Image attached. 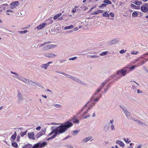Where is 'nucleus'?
<instances>
[{
    "label": "nucleus",
    "mask_w": 148,
    "mask_h": 148,
    "mask_svg": "<svg viewBox=\"0 0 148 148\" xmlns=\"http://www.w3.org/2000/svg\"><path fill=\"white\" fill-rule=\"evenodd\" d=\"M61 125L58 127L52 126L51 128L52 131L49 134L48 136H50L53 134H55L56 136L63 133L67 131V129L73 125V123L69 121L61 123Z\"/></svg>",
    "instance_id": "1"
},
{
    "label": "nucleus",
    "mask_w": 148,
    "mask_h": 148,
    "mask_svg": "<svg viewBox=\"0 0 148 148\" xmlns=\"http://www.w3.org/2000/svg\"><path fill=\"white\" fill-rule=\"evenodd\" d=\"M127 67H126L123 68V69L117 71L116 72V73L117 75H120V74L123 76H125L126 74L128 73L127 72Z\"/></svg>",
    "instance_id": "2"
},
{
    "label": "nucleus",
    "mask_w": 148,
    "mask_h": 148,
    "mask_svg": "<svg viewBox=\"0 0 148 148\" xmlns=\"http://www.w3.org/2000/svg\"><path fill=\"white\" fill-rule=\"evenodd\" d=\"M101 89L99 88L96 90L95 93L93 94V96L90 99L89 101L88 102V104H90L92 103V99L94 98V97H97L99 92L101 90Z\"/></svg>",
    "instance_id": "3"
},
{
    "label": "nucleus",
    "mask_w": 148,
    "mask_h": 148,
    "mask_svg": "<svg viewBox=\"0 0 148 148\" xmlns=\"http://www.w3.org/2000/svg\"><path fill=\"white\" fill-rule=\"evenodd\" d=\"M95 103H92L91 104L90 103V104H88V103L86 104L87 106H88V108L86 110V111H85L81 115V117L82 118L84 116L85 114H87L88 111L90 110V109H91L92 108L93 106H94L95 105Z\"/></svg>",
    "instance_id": "4"
},
{
    "label": "nucleus",
    "mask_w": 148,
    "mask_h": 148,
    "mask_svg": "<svg viewBox=\"0 0 148 148\" xmlns=\"http://www.w3.org/2000/svg\"><path fill=\"white\" fill-rule=\"evenodd\" d=\"M47 144V143L45 142H43L41 143H39L35 144L31 148H38V147H44Z\"/></svg>",
    "instance_id": "5"
},
{
    "label": "nucleus",
    "mask_w": 148,
    "mask_h": 148,
    "mask_svg": "<svg viewBox=\"0 0 148 148\" xmlns=\"http://www.w3.org/2000/svg\"><path fill=\"white\" fill-rule=\"evenodd\" d=\"M43 55L45 57L49 58H53L57 57V55L51 52L45 53Z\"/></svg>",
    "instance_id": "6"
},
{
    "label": "nucleus",
    "mask_w": 148,
    "mask_h": 148,
    "mask_svg": "<svg viewBox=\"0 0 148 148\" xmlns=\"http://www.w3.org/2000/svg\"><path fill=\"white\" fill-rule=\"evenodd\" d=\"M141 10L144 12H147L148 10V4L145 3L140 8Z\"/></svg>",
    "instance_id": "7"
},
{
    "label": "nucleus",
    "mask_w": 148,
    "mask_h": 148,
    "mask_svg": "<svg viewBox=\"0 0 148 148\" xmlns=\"http://www.w3.org/2000/svg\"><path fill=\"white\" fill-rule=\"evenodd\" d=\"M130 82H132V89L134 90H136L137 89V87L136 85L138 86L139 85V84L134 81H131Z\"/></svg>",
    "instance_id": "8"
},
{
    "label": "nucleus",
    "mask_w": 148,
    "mask_h": 148,
    "mask_svg": "<svg viewBox=\"0 0 148 148\" xmlns=\"http://www.w3.org/2000/svg\"><path fill=\"white\" fill-rule=\"evenodd\" d=\"M56 45H49L44 46L43 47V49L45 50H48L51 48H53L57 46Z\"/></svg>",
    "instance_id": "9"
},
{
    "label": "nucleus",
    "mask_w": 148,
    "mask_h": 148,
    "mask_svg": "<svg viewBox=\"0 0 148 148\" xmlns=\"http://www.w3.org/2000/svg\"><path fill=\"white\" fill-rule=\"evenodd\" d=\"M53 62L51 61L48 62L46 64H42L40 66V67L45 69H47L48 66H49V64H52Z\"/></svg>",
    "instance_id": "10"
},
{
    "label": "nucleus",
    "mask_w": 148,
    "mask_h": 148,
    "mask_svg": "<svg viewBox=\"0 0 148 148\" xmlns=\"http://www.w3.org/2000/svg\"><path fill=\"white\" fill-rule=\"evenodd\" d=\"M34 136V132H29L28 133V137L30 139L34 140L35 138Z\"/></svg>",
    "instance_id": "11"
},
{
    "label": "nucleus",
    "mask_w": 148,
    "mask_h": 148,
    "mask_svg": "<svg viewBox=\"0 0 148 148\" xmlns=\"http://www.w3.org/2000/svg\"><path fill=\"white\" fill-rule=\"evenodd\" d=\"M125 114V116L128 119H130L131 118V113H130L127 110H125L124 112H123Z\"/></svg>",
    "instance_id": "12"
},
{
    "label": "nucleus",
    "mask_w": 148,
    "mask_h": 148,
    "mask_svg": "<svg viewBox=\"0 0 148 148\" xmlns=\"http://www.w3.org/2000/svg\"><path fill=\"white\" fill-rule=\"evenodd\" d=\"M116 143L119 145L120 146L123 148L125 147V145L123 142L119 140H116Z\"/></svg>",
    "instance_id": "13"
},
{
    "label": "nucleus",
    "mask_w": 148,
    "mask_h": 148,
    "mask_svg": "<svg viewBox=\"0 0 148 148\" xmlns=\"http://www.w3.org/2000/svg\"><path fill=\"white\" fill-rule=\"evenodd\" d=\"M92 137L91 136L88 137H86V138H85L83 139L82 140H81L82 143H84L85 142H87L89 140L92 139Z\"/></svg>",
    "instance_id": "14"
},
{
    "label": "nucleus",
    "mask_w": 148,
    "mask_h": 148,
    "mask_svg": "<svg viewBox=\"0 0 148 148\" xmlns=\"http://www.w3.org/2000/svg\"><path fill=\"white\" fill-rule=\"evenodd\" d=\"M18 1L14 2L10 4L11 6V9H13L15 7L18 5Z\"/></svg>",
    "instance_id": "15"
},
{
    "label": "nucleus",
    "mask_w": 148,
    "mask_h": 148,
    "mask_svg": "<svg viewBox=\"0 0 148 148\" xmlns=\"http://www.w3.org/2000/svg\"><path fill=\"white\" fill-rule=\"evenodd\" d=\"M77 116H75L72 118L73 122L74 123H76L77 124H78L79 123V120L77 119Z\"/></svg>",
    "instance_id": "16"
},
{
    "label": "nucleus",
    "mask_w": 148,
    "mask_h": 148,
    "mask_svg": "<svg viewBox=\"0 0 148 148\" xmlns=\"http://www.w3.org/2000/svg\"><path fill=\"white\" fill-rule=\"evenodd\" d=\"M46 25V23H44L41 24L37 27V29L38 30L42 29L44 28Z\"/></svg>",
    "instance_id": "17"
},
{
    "label": "nucleus",
    "mask_w": 148,
    "mask_h": 148,
    "mask_svg": "<svg viewBox=\"0 0 148 148\" xmlns=\"http://www.w3.org/2000/svg\"><path fill=\"white\" fill-rule=\"evenodd\" d=\"M119 41L118 39L117 38H116L113 39V40L110 41L109 42V43L110 44H114L116 43Z\"/></svg>",
    "instance_id": "18"
},
{
    "label": "nucleus",
    "mask_w": 148,
    "mask_h": 148,
    "mask_svg": "<svg viewBox=\"0 0 148 148\" xmlns=\"http://www.w3.org/2000/svg\"><path fill=\"white\" fill-rule=\"evenodd\" d=\"M108 80H106L103 82H102L101 84V85L99 87V88H101V90L103 88L104 86L106 85L107 82H108Z\"/></svg>",
    "instance_id": "19"
},
{
    "label": "nucleus",
    "mask_w": 148,
    "mask_h": 148,
    "mask_svg": "<svg viewBox=\"0 0 148 148\" xmlns=\"http://www.w3.org/2000/svg\"><path fill=\"white\" fill-rule=\"evenodd\" d=\"M53 22V21L52 19V17H51L46 21V25H49L50 24L52 23Z\"/></svg>",
    "instance_id": "20"
},
{
    "label": "nucleus",
    "mask_w": 148,
    "mask_h": 148,
    "mask_svg": "<svg viewBox=\"0 0 148 148\" xmlns=\"http://www.w3.org/2000/svg\"><path fill=\"white\" fill-rule=\"evenodd\" d=\"M104 11L103 10H98L97 11L94 12L93 13H91V14L92 15L94 14H99L100 13H103Z\"/></svg>",
    "instance_id": "21"
},
{
    "label": "nucleus",
    "mask_w": 148,
    "mask_h": 148,
    "mask_svg": "<svg viewBox=\"0 0 148 148\" xmlns=\"http://www.w3.org/2000/svg\"><path fill=\"white\" fill-rule=\"evenodd\" d=\"M13 77L16 78V79L19 80H20L23 81V79L24 77H22L21 76H19V75L18 76H16L14 75L13 76Z\"/></svg>",
    "instance_id": "22"
},
{
    "label": "nucleus",
    "mask_w": 148,
    "mask_h": 148,
    "mask_svg": "<svg viewBox=\"0 0 148 148\" xmlns=\"http://www.w3.org/2000/svg\"><path fill=\"white\" fill-rule=\"evenodd\" d=\"M76 82L82 84H84L85 83L80 80L79 79L76 78L75 81Z\"/></svg>",
    "instance_id": "23"
},
{
    "label": "nucleus",
    "mask_w": 148,
    "mask_h": 148,
    "mask_svg": "<svg viewBox=\"0 0 148 148\" xmlns=\"http://www.w3.org/2000/svg\"><path fill=\"white\" fill-rule=\"evenodd\" d=\"M16 135H17V134H16V132H14V134L12 135L11 136V139L13 140H14L16 138Z\"/></svg>",
    "instance_id": "24"
},
{
    "label": "nucleus",
    "mask_w": 148,
    "mask_h": 148,
    "mask_svg": "<svg viewBox=\"0 0 148 148\" xmlns=\"http://www.w3.org/2000/svg\"><path fill=\"white\" fill-rule=\"evenodd\" d=\"M123 140L127 144H129L131 142V140H130V138H123Z\"/></svg>",
    "instance_id": "25"
},
{
    "label": "nucleus",
    "mask_w": 148,
    "mask_h": 148,
    "mask_svg": "<svg viewBox=\"0 0 148 148\" xmlns=\"http://www.w3.org/2000/svg\"><path fill=\"white\" fill-rule=\"evenodd\" d=\"M32 147V145L30 144H28L25 145L22 148H31Z\"/></svg>",
    "instance_id": "26"
},
{
    "label": "nucleus",
    "mask_w": 148,
    "mask_h": 148,
    "mask_svg": "<svg viewBox=\"0 0 148 148\" xmlns=\"http://www.w3.org/2000/svg\"><path fill=\"white\" fill-rule=\"evenodd\" d=\"M131 6L133 8H134V9H140V6H136L135 5L133 4H131Z\"/></svg>",
    "instance_id": "27"
},
{
    "label": "nucleus",
    "mask_w": 148,
    "mask_h": 148,
    "mask_svg": "<svg viewBox=\"0 0 148 148\" xmlns=\"http://www.w3.org/2000/svg\"><path fill=\"white\" fill-rule=\"evenodd\" d=\"M18 101H20L22 99V95L19 91L18 92Z\"/></svg>",
    "instance_id": "28"
},
{
    "label": "nucleus",
    "mask_w": 148,
    "mask_h": 148,
    "mask_svg": "<svg viewBox=\"0 0 148 148\" xmlns=\"http://www.w3.org/2000/svg\"><path fill=\"white\" fill-rule=\"evenodd\" d=\"M61 13H60L59 14H58L54 16L53 18L54 20H56L58 18L59 16H61L62 15Z\"/></svg>",
    "instance_id": "29"
},
{
    "label": "nucleus",
    "mask_w": 148,
    "mask_h": 148,
    "mask_svg": "<svg viewBox=\"0 0 148 148\" xmlns=\"http://www.w3.org/2000/svg\"><path fill=\"white\" fill-rule=\"evenodd\" d=\"M27 132V130H26L24 132H20V134L19 135H21V137H23L24 135H25L26 134Z\"/></svg>",
    "instance_id": "30"
},
{
    "label": "nucleus",
    "mask_w": 148,
    "mask_h": 148,
    "mask_svg": "<svg viewBox=\"0 0 148 148\" xmlns=\"http://www.w3.org/2000/svg\"><path fill=\"white\" fill-rule=\"evenodd\" d=\"M87 104H85L84 106V107H83V108H82V110H81L79 111L77 114V116H78V115H79L81 113V112L84 109V108H85L86 107H87Z\"/></svg>",
    "instance_id": "31"
},
{
    "label": "nucleus",
    "mask_w": 148,
    "mask_h": 148,
    "mask_svg": "<svg viewBox=\"0 0 148 148\" xmlns=\"http://www.w3.org/2000/svg\"><path fill=\"white\" fill-rule=\"evenodd\" d=\"M73 25H71L69 26L65 27H64V29L66 30L70 29H72L73 28Z\"/></svg>",
    "instance_id": "32"
},
{
    "label": "nucleus",
    "mask_w": 148,
    "mask_h": 148,
    "mask_svg": "<svg viewBox=\"0 0 148 148\" xmlns=\"http://www.w3.org/2000/svg\"><path fill=\"white\" fill-rule=\"evenodd\" d=\"M29 79H26L24 77L22 81L23 82L28 84H29Z\"/></svg>",
    "instance_id": "33"
},
{
    "label": "nucleus",
    "mask_w": 148,
    "mask_h": 148,
    "mask_svg": "<svg viewBox=\"0 0 148 148\" xmlns=\"http://www.w3.org/2000/svg\"><path fill=\"white\" fill-rule=\"evenodd\" d=\"M134 3L137 5H140L142 4L141 2L138 1H135Z\"/></svg>",
    "instance_id": "34"
},
{
    "label": "nucleus",
    "mask_w": 148,
    "mask_h": 148,
    "mask_svg": "<svg viewBox=\"0 0 148 148\" xmlns=\"http://www.w3.org/2000/svg\"><path fill=\"white\" fill-rule=\"evenodd\" d=\"M46 132L45 129H42L41 131L39 132V133L42 136L45 134Z\"/></svg>",
    "instance_id": "35"
},
{
    "label": "nucleus",
    "mask_w": 148,
    "mask_h": 148,
    "mask_svg": "<svg viewBox=\"0 0 148 148\" xmlns=\"http://www.w3.org/2000/svg\"><path fill=\"white\" fill-rule=\"evenodd\" d=\"M34 82L32 80H29V84H30L32 86H35V85L34 84Z\"/></svg>",
    "instance_id": "36"
},
{
    "label": "nucleus",
    "mask_w": 148,
    "mask_h": 148,
    "mask_svg": "<svg viewBox=\"0 0 148 148\" xmlns=\"http://www.w3.org/2000/svg\"><path fill=\"white\" fill-rule=\"evenodd\" d=\"M103 2L107 3V4H111L112 3L110 1L108 0H105Z\"/></svg>",
    "instance_id": "37"
},
{
    "label": "nucleus",
    "mask_w": 148,
    "mask_h": 148,
    "mask_svg": "<svg viewBox=\"0 0 148 148\" xmlns=\"http://www.w3.org/2000/svg\"><path fill=\"white\" fill-rule=\"evenodd\" d=\"M54 134L53 136H52L51 137L47 138V140H49L51 139L54 138H55L57 136L55 134Z\"/></svg>",
    "instance_id": "38"
},
{
    "label": "nucleus",
    "mask_w": 148,
    "mask_h": 148,
    "mask_svg": "<svg viewBox=\"0 0 148 148\" xmlns=\"http://www.w3.org/2000/svg\"><path fill=\"white\" fill-rule=\"evenodd\" d=\"M103 16L104 17H108L109 16V14L106 12H104L102 14Z\"/></svg>",
    "instance_id": "39"
},
{
    "label": "nucleus",
    "mask_w": 148,
    "mask_h": 148,
    "mask_svg": "<svg viewBox=\"0 0 148 148\" xmlns=\"http://www.w3.org/2000/svg\"><path fill=\"white\" fill-rule=\"evenodd\" d=\"M139 124L143 126H144V125H145V123L142 122V121H140L139 120H138L137 122Z\"/></svg>",
    "instance_id": "40"
},
{
    "label": "nucleus",
    "mask_w": 148,
    "mask_h": 148,
    "mask_svg": "<svg viewBox=\"0 0 148 148\" xmlns=\"http://www.w3.org/2000/svg\"><path fill=\"white\" fill-rule=\"evenodd\" d=\"M138 15V13L136 12H134L132 14V16L133 17H136Z\"/></svg>",
    "instance_id": "41"
},
{
    "label": "nucleus",
    "mask_w": 148,
    "mask_h": 148,
    "mask_svg": "<svg viewBox=\"0 0 148 148\" xmlns=\"http://www.w3.org/2000/svg\"><path fill=\"white\" fill-rule=\"evenodd\" d=\"M107 54V51H105L100 53L99 55L100 56H105Z\"/></svg>",
    "instance_id": "42"
},
{
    "label": "nucleus",
    "mask_w": 148,
    "mask_h": 148,
    "mask_svg": "<svg viewBox=\"0 0 148 148\" xmlns=\"http://www.w3.org/2000/svg\"><path fill=\"white\" fill-rule=\"evenodd\" d=\"M12 145L14 147L16 148L18 147V145L16 142H13L12 144Z\"/></svg>",
    "instance_id": "43"
},
{
    "label": "nucleus",
    "mask_w": 148,
    "mask_h": 148,
    "mask_svg": "<svg viewBox=\"0 0 148 148\" xmlns=\"http://www.w3.org/2000/svg\"><path fill=\"white\" fill-rule=\"evenodd\" d=\"M92 101L94 100V101L97 102L99 101V98L97 97H94V98L92 99Z\"/></svg>",
    "instance_id": "44"
},
{
    "label": "nucleus",
    "mask_w": 148,
    "mask_h": 148,
    "mask_svg": "<svg viewBox=\"0 0 148 148\" xmlns=\"http://www.w3.org/2000/svg\"><path fill=\"white\" fill-rule=\"evenodd\" d=\"M53 106L57 108H60L61 107V105L57 104H53Z\"/></svg>",
    "instance_id": "45"
},
{
    "label": "nucleus",
    "mask_w": 148,
    "mask_h": 148,
    "mask_svg": "<svg viewBox=\"0 0 148 148\" xmlns=\"http://www.w3.org/2000/svg\"><path fill=\"white\" fill-rule=\"evenodd\" d=\"M148 55V53L144 54L143 56L140 57V58H141V59H143L144 60H145L146 61V60L147 59L145 58H144V57H146V55Z\"/></svg>",
    "instance_id": "46"
},
{
    "label": "nucleus",
    "mask_w": 148,
    "mask_h": 148,
    "mask_svg": "<svg viewBox=\"0 0 148 148\" xmlns=\"http://www.w3.org/2000/svg\"><path fill=\"white\" fill-rule=\"evenodd\" d=\"M127 68L130 69L131 70H133L136 67V66H135V65H134L131 67H130L129 66H127Z\"/></svg>",
    "instance_id": "47"
},
{
    "label": "nucleus",
    "mask_w": 148,
    "mask_h": 148,
    "mask_svg": "<svg viewBox=\"0 0 148 148\" xmlns=\"http://www.w3.org/2000/svg\"><path fill=\"white\" fill-rule=\"evenodd\" d=\"M90 57L91 58H98L99 57V56H97V55H90Z\"/></svg>",
    "instance_id": "48"
},
{
    "label": "nucleus",
    "mask_w": 148,
    "mask_h": 148,
    "mask_svg": "<svg viewBox=\"0 0 148 148\" xmlns=\"http://www.w3.org/2000/svg\"><path fill=\"white\" fill-rule=\"evenodd\" d=\"M110 127H111V130L112 131H113V130H115V128L114 126V125L113 124H112L110 125Z\"/></svg>",
    "instance_id": "49"
},
{
    "label": "nucleus",
    "mask_w": 148,
    "mask_h": 148,
    "mask_svg": "<svg viewBox=\"0 0 148 148\" xmlns=\"http://www.w3.org/2000/svg\"><path fill=\"white\" fill-rule=\"evenodd\" d=\"M27 30H25L23 31H18V32L19 33L21 34H24V33H25L27 32Z\"/></svg>",
    "instance_id": "50"
},
{
    "label": "nucleus",
    "mask_w": 148,
    "mask_h": 148,
    "mask_svg": "<svg viewBox=\"0 0 148 148\" xmlns=\"http://www.w3.org/2000/svg\"><path fill=\"white\" fill-rule=\"evenodd\" d=\"M79 132V131L77 130H76L75 131H74L73 132V134L74 135H75L76 134H77Z\"/></svg>",
    "instance_id": "51"
},
{
    "label": "nucleus",
    "mask_w": 148,
    "mask_h": 148,
    "mask_svg": "<svg viewBox=\"0 0 148 148\" xmlns=\"http://www.w3.org/2000/svg\"><path fill=\"white\" fill-rule=\"evenodd\" d=\"M51 43V42L50 41L46 42H45V43L42 44V45L43 46L46 44H49Z\"/></svg>",
    "instance_id": "52"
},
{
    "label": "nucleus",
    "mask_w": 148,
    "mask_h": 148,
    "mask_svg": "<svg viewBox=\"0 0 148 148\" xmlns=\"http://www.w3.org/2000/svg\"><path fill=\"white\" fill-rule=\"evenodd\" d=\"M36 86L41 88H44V86L40 84H39L38 83H37V84Z\"/></svg>",
    "instance_id": "53"
},
{
    "label": "nucleus",
    "mask_w": 148,
    "mask_h": 148,
    "mask_svg": "<svg viewBox=\"0 0 148 148\" xmlns=\"http://www.w3.org/2000/svg\"><path fill=\"white\" fill-rule=\"evenodd\" d=\"M120 106L121 107V108L122 109L123 112H124L125 110H126L125 108V107L121 105Z\"/></svg>",
    "instance_id": "54"
},
{
    "label": "nucleus",
    "mask_w": 148,
    "mask_h": 148,
    "mask_svg": "<svg viewBox=\"0 0 148 148\" xmlns=\"http://www.w3.org/2000/svg\"><path fill=\"white\" fill-rule=\"evenodd\" d=\"M64 75H65V76H66L68 78H69L70 79L71 78V75L67 73H65V74H64Z\"/></svg>",
    "instance_id": "55"
},
{
    "label": "nucleus",
    "mask_w": 148,
    "mask_h": 148,
    "mask_svg": "<svg viewBox=\"0 0 148 148\" xmlns=\"http://www.w3.org/2000/svg\"><path fill=\"white\" fill-rule=\"evenodd\" d=\"M41 136V135L39 132L36 134V135L35 136V137L36 138H38Z\"/></svg>",
    "instance_id": "56"
},
{
    "label": "nucleus",
    "mask_w": 148,
    "mask_h": 148,
    "mask_svg": "<svg viewBox=\"0 0 148 148\" xmlns=\"http://www.w3.org/2000/svg\"><path fill=\"white\" fill-rule=\"evenodd\" d=\"M66 61V60L65 59H61L59 60V61L61 63H62Z\"/></svg>",
    "instance_id": "57"
},
{
    "label": "nucleus",
    "mask_w": 148,
    "mask_h": 148,
    "mask_svg": "<svg viewBox=\"0 0 148 148\" xmlns=\"http://www.w3.org/2000/svg\"><path fill=\"white\" fill-rule=\"evenodd\" d=\"M77 58V57H73V58H70L69 59V60H75Z\"/></svg>",
    "instance_id": "58"
},
{
    "label": "nucleus",
    "mask_w": 148,
    "mask_h": 148,
    "mask_svg": "<svg viewBox=\"0 0 148 148\" xmlns=\"http://www.w3.org/2000/svg\"><path fill=\"white\" fill-rule=\"evenodd\" d=\"M107 5V4L106 3H102L101 5L99 6V7L101 8L102 7H106Z\"/></svg>",
    "instance_id": "59"
},
{
    "label": "nucleus",
    "mask_w": 148,
    "mask_h": 148,
    "mask_svg": "<svg viewBox=\"0 0 148 148\" xmlns=\"http://www.w3.org/2000/svg\"><path fill=\"white\" fill-rule=\"evenodd\" d=\"M10 73L12 74L15 75H16L15 76H18V74L16 73L13 72L12 71H11Z\"/></svg>",
    "instance_id": "60"
},
{
    "label": "nucleus",
    "mask_w": 148,
    "mask_h": 148,
    "mask_svg": "<svg viewBox=\"0 0 148 148\" xmlns=\"http://www.w3.org/2000/svg\"><path fill=\"white\" fill-rule=\"evenodd\" d=\"M67 148H73V147L71 145H66Z\"/></svg>",
    "instance_id": "61"
},
{
    "label": "nucleus",
    "mask_w": 148,
    "mask_h": 148,
    "mask_svg": "<svg viewBox=\"0 0 148 148\" xmlns=\"http://www.w3.org/2000/svg\"><path fill=\"white\" fill-rule=\"evenodd\" d=\"M131 119L134 121H135L136 122H137V121H138V119H137L136 118H133V117H131Z\"/></svg>",
    "instance_id": "62"
},
{
    "label": "nucleus",
    "mask_w": 148,
    "mask_h": 148,
    "mask_svg": "<svg viewBox=\"0 0 148 148\" xmlns=\"http://www.w3.org/2000/svg\"><path fill=\"white\" fill-rule=\"evenodd\" d=\"M138 53V51H133L132 52L131 54H136Z\"/></svg>",
    "instance_id": "63"
},
{
    "label": "nucleus",
    "mask_w": 148,
    "mask_h": 148,
    "mask_svg": "<svg viewBox=\"0 0 148 148\" xmlns=\"http://www.w3.org/2000/svg\"><path fill=\"white\" fill-rule=\"evenodd\" d=\"M20 135L19 134H18L16 138L17 141V142H18L20 141Z\"/></svg>",
    "instance_id": "64"
}]
</instances>
